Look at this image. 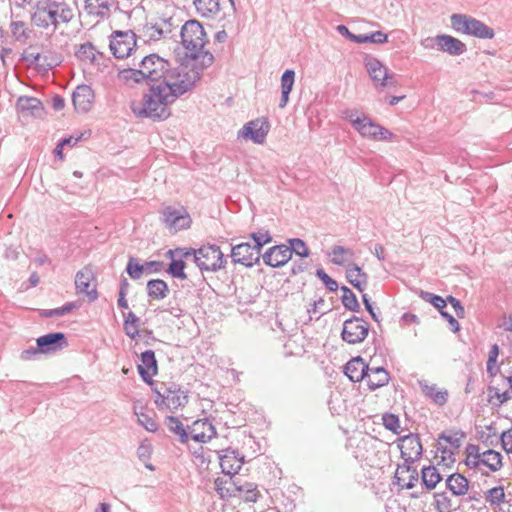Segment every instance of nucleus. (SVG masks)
I'll return each instance as SVG.
<instances>
[{
    "label": "nucleus",
    "mask_w": 512,
    "mask_h": 512,
    "mask_svg": "<svg viewBox=\"0 0 512 512\" xmlns=\"http://www.w3.org/2000/svg\"><path fill=\"white\" fill-rule=\"evenodd\" d=\"M341 291L343 292L341 297L343 306L352 312H359L360 305L353 291L347 286H342Z\"/></svg>",
    "instance_id": "obj_45"
},
{
    "label": "nucleus",
    "mask_w": 512,
    "mask_h": 512,
    "mask_svg": "<svg viewBox=\"0 0 512 512\" xmlns=\"http://www.w3.org/2000/svg\"><path fill=\"white\" fill-rule=\"evenodd\" d=\"M450 21L452 28L461 34L471 35L480 39H492L495 35L491 27L466 14H452Z\"/></svg>",
    "instance_id": "obj_6"
},
{
    "label": "nucleus",
    "mask_w": 512,
    "mask_h": 512,
    "mask_svg": "<svg viewBox=\"0 0 512 512\" xmlns=\"http://www.w3.org/2000/svg\"><path fill=\"white\" fill-rule=\"evenodd\" d=\"M94 92L88 85H79L72 94V102L78 112H88L91 109Z\"/></svg>",
    "instance_id": "obj_21"
},
{
    "label": "nucleus",
    "mask_w": 512,
    "mask_h": 512,
    "mask_svg": "<svg viewBox=\"0 0 512 512\" xmlns=\"http://www.w3.org/2000/svg\"><path fill=\"white\" fill-rule=\"evenodd\" d=\"M183 259L184 258L173 259V261H171V263L169 264V266L166 270L167 273L170 274L174 278H178L181 280L186 279L187 275L184 271L186 264Z\"/></svg>",
    "instance_id": "obj_47"
},
{
    "label": "nucleus",
    "mask_w": 512,
    "mask_h": 512,
    "mask_svg": "<svg viewBox=\"0 0 512 512\" xmlns=\"http://www.w3.org/2000/svg\"><path fill=\"white\" fill-rule=\"evenodd\" d=\"M480 462L492 472H496L502 467V455L495 450L488 449L482 453Z\"/></svg>",
    "instance_id": "obj_41"
},
{
    "label": "nucleus",
    "mask_w": 512,
    "mask_h": 512,
    "mask_svg": "<svg viewBox=\"0 0 512 512\" xmlns=\"http://www.w3.org/2000/svg\"><path fill=\"white\" fill-rule=\"evenodd\" d=\"M346 278L348 282L360 292L365 290L368 283V275L355 263L348 265Z\"/></svg>",
    "instance_id": "obj_29"
},
{
    "label": "nucleus",
    "mask_w": 512,
    "mask_h": 512,
    "mask_svg": "<svg viewBox=\"0 0 512 512\" xmlns=\"http://www.w3.org/2000/svg\"><path fill=\"white\" fill-rule=\"evenodd\" d=\"M191 257L201 271L216 272L224 268V255L217 245H203L199 249L190 248Z\"/></svg>",
    "instance_id": "obj_7"
},
{
    "label": "nucleus",
    "mask_w": 512,
    "mask_h": 512,
    "mask_svg": "<svg viewBox=\"0 0 512 512\" xmlns=\"http://www.w3.org/2000/svg\"><path fill=\"white\" fill-rule=\"evenodd\" d=\"M92 273L88 269H83L77 272L75 277V287L78 294H85L89 301H95L98 297L95 288H91Z\"/></svg>",
    "instance_id": "obj_23"
},
{
    "label": "nucleus",
    "mask_w": 512,
    "mask_h": 512,
    "mask_svg": "<svg viewBox=\"0 0 512 512\" xmlns=\"http://www.w3.org/2000/svg\"><path fill=\"white\" fill-rule=\"evenodd\" d=\"M10 30L16 41L25 44L31 37L32 30L23 21H12Z\"/></svg>",
    "instance_id": "obj_42"
},
{
    "label": "nucleus",
    "mask_w": 512,
    "mask_h": 512,
    "mask_svg": "<svg viewBox=\"0 0 512 512\" xmlns=\"http://www.w3.org/2000/svg\"><path fill=\"white\" fill-rule=\"evenodd\" d=\"M215 486L217 492L222 498L237 496V481H235L232 476H229L226 480H222L220 478L216 479Z\"/></svg>",
    "instance_id": "obj_39"
},
{
    "label": "nucleus",
    "mask_w": 512,
    "mask_h": 512,
    "mask_svg": "<svg viewBox=\"0 0 512 512\" xmlns=\"http://www.w3.org/2000/svg\"><path fill=\"white\" fill-rule=\"evenodd\" d=\"M437 451L441 453L438 464L442 463L443 465L450 467L455 462L454 452L452 449L444 447L440 442H438Z\"/></svg>",
    "instance_id": "obj_57"
},
{
    "label": "nucleus",
    "mask_w": 512,
    "mask_h": 512,
    "mask_svg": "<svg viewBox=\"0 0 512 512\" xmlns=\"http://www.w3.org/2000/svg\"><path fill=\"white\" fill-rule=\"evenodd\" d=\"M434 507L438 512H452L457 508L446 492L434 494Z\"/></svg>",
    "instance_id": "obj_43"
},
{
    "label": "nucleus",
    "mask_w": 512,
    "mask_h": 512,
    "mask_svg": "<svg viewBox=\"0 0 512 512\" xmlns=\"http://www.w3.org/2000/svg\"><path fill=\"white\" fill-rule=\"evenodd\" d=\"M510 399H512V392L510 390L499 392L496 388H490V402L494 405L500 406Z\"/></svg>",
    "instance_id": "obj_55"
},
{
    "label": "nucleus",
    "mask_w": 512,
    "mask_h": 512,
    "mask_svg": "<svg viewBox=\"0 0 512 512\" xmlns=\"http://www.w3.org/2000/svg\"><path fill=\"white\" fill-rule=\"evenodd\" d=\"M191 439L198 443H207L217 434L214 425L207 419H198L188 426Z\"/></svg>",
    "instance_id": "obj_16"
},
{
    "label": "nucleus",
    "mask_w": 512,
    "mask_h": 512,
    "mask_svg": "<svg viewBox=\"0 0 512 512\" xmlns=\"http://www.w3.org/2000/svg\"><path fill=\"white\" fill-rule=\"evenodd\" d=\"M250 238L254 241V247L260 254L263 246L272 241V237L269 231L265 229H261L258 232L251 233Z\"/></svg>",
    "instance_id": "obj_50"
},
{
    "label": "nucleus",
    "mask_w": 512,
    "mask_h": 512,
    "mask_svg": "<svg viewBox=\"0 0 512 512\" xmlns=\"http://www.w3.org/2000/svg\"><path fill=\"white\" fill-rule=\"evenodd\" d=\"M138 415V422L141 426H143L149 432H155L158 429V424L156 421L151 418L149 415L141 413Z\"/></svg>",
    "instance_id": "obj_60"
},
{
    "label": "nucleus",
    "mask_w": 512,
    "mask_h": 512,
    "mask_svg": "<svg viewBox=\"0 0 512 512\" xmlns=\"http://www.w3.org/2000/svg\"><path fill=\"white\" fill-rule=\"evenodd\" d=\"M138 372L142 380L149 384H153L152 377L158 372L157 361L153 350H146L141 354V364L138 365Z\"/></svg>",
    "instance_id": "obj_20"
},
{
    "label": "nucleus",
    "mask_w": 512,
    "mask_h": 512,
    "mask_svg": "<svg viewBox=\"0 0 512 512\" xmlns=\"http://www.w3.org/2000/svg\"><path fill=\"white\" fill-rule=\"evenodd\" d=\"M435 43L438 45L439 50L452 56L461 55L467 50L465 43L450 35L444 34L436 36Z\"/></svg>",
    "instance_id": "obj_22"
},
{
    "label": "nucleus",
    "mask_w": 512,
    "mask_h": 512,
    "mask_svg": "<svg viewBox=\"0 0 512 512\" xmlns=\"http://www.w3.org/2000/svg\"><path fill=\"white\" fill-rule=\"evenodd\" d=\"M422 393L430 398L435 404L443 406L448 400V391L438 389L436 384H429L426 380L418 382Z\"/></svg>",
    "instance_id": "obj_28"
},
{
    "label": "nucleus",
    "mask_w": 512,
    "mask_h": 512,
    "mask_svg": "<svg viewBox=\"0 0 512 512\" xmlns=\"http://www.w3.org/2000/svg\"><path fill=\"white\" fill-rule=\"evenodd\" d=\"M465 433L462 431H450L442 432L438 436V441L444 440L445 442L449 443L454 449H458L461 446V441L463 438H465Z\"/></svg>",
    "instance_id": "obj_49"
},
{
    "label": "nucleus",
    "mask_w": 512,
    "mask_h": 512,
    "mask_svg": "<svg viewBox=\"0 0 512 512\" xmlns=\"http://www.w3.org/2000/svg\"><path fill=\"white\" fill-rule=\"evenodd\" d=\"M145 271V265L139 264L134 257H130L126 266L127 274L133 279L138 280Z\"/></svg>",
    "instance_id": "obj_51"
},
{
    "label": "nucleus",
    "mask_w": 512,
    "mask_h": 512,
    "mask_svg": "<svg viewBox=\"0 0 512 512\" xmlns=\"http://www.w3.org/2000/svg\"><path fill=\"white\" fill-rule=\"evenodd\" d=\"M364 66L372 79L375 87L395 86L396 80L393 75H389L387 68L375 57L366 56Z\"/></svg>",
    "instance_id": "obj_10"
},
{
    "label": "nucleus",
    "mask_w": 512,
    "mask_h": 512,
    "mask_svg": "<svg viewBox=\"0 0 512 512\" xmlns=\"http://www.w3.org/2000/svg\"><path fill=\"white\" fill-rule=\"evenodd\" d=\"M219 458L222 472L228 476L238 473L244 463L243 456L231 448L222 450Z\"/></svg>",
    "instance_id": "obj_18"
},
{
    "label": "nucleus",
    "mask_w": 512,
    "mask_h": 512,
    "mask_svg": "<svg viewBox=\"0 0 512 512\" xmlns=\"http://www.w3.org/2000/svg\"><path fill=\"white\" fill-rule=\"evenodd\" d=\"M133 66L138 68L122 69L118 78L125 84L162 86L163 88H191L200 80V70L190 68L188 63L173 66L168 60L156 53L133 57Z\"/></svg>",
    "instance_id": "obj_1"
},
{
    "label": "nucleus",
    "mask_w": 512,
    "mask_h": 512,
    "mask_svg": "<svg viewBox=\"0 0 512 512\" xmlns=\"http://www.w3.org/2000/svg\"><path fill=\"white\" fill-rule=\"evenodd\" d=\"M316 276L323 282L329 291L336 292L338 290V283L332 279L322 268L316 270Z\"/></svg>",
    "instance_id": "obj_59"
},
{
    "label": "nucleus",
    "mask_w": 512,
    "mask_h": 512,
    "mask_svg": "<svg viewBox=\"0 0 512 512\" xmlns=\"http://www.w3.org/2000/svg\"><path fill=\"white\" fill-rule=\"evenodd\" d=\"M287 248L291 251V255L295 253L297 256L306 258L310 255V251L306 246V243L299 238H292L288 240Z\"/></svg>",
    "instance_id": "obj_48"
},
{
    "label": "nucleus",
    "mask_w": 512,
    "mask_h": 512,
    "mask_svg": "<svg viewBox=\"0 0 512 512\" xmlns=\"http://www.w3.org/2000/svg\"><path fill=\"white\" fill-rule=\"evenodd\" d=\"M170 26V20H163L161 23L145 25L144 33L149 38V40L156 41L159 40L161 37H166V35L171 32Z\"/></svg>",
    "instance_id": "obj_34"
},
{
    "label": "nucleus",
    "mask_w": 512,
    "mask_h": 512,
    "mask_svg": "<svg viewBox=\"0 0 512 512\" xmlns=\"http://www.w3.org/2000/svg\"><path fill=\"white\" fill-rule=\"evenodd\" d=\"M243 136L251 139L256 144H263L270 130L267 118H257L243 126Z\"/></svg>",
    "instance_id": "obj_15"
},
{
    "label": "nucleus",
    "mask_w": 512,
    "mask_h": 512,
    "mask_svg": "<svg viewBox=\"0 0 512 512\" xmlns=\"http://www.w3.org/2000/svg\"><path fill=\"white\" fill-rule=\"evenodd\" d=\"M192 251H190V248H176V249H170L166 252V257L171 259H178V258H185L188 259L191 257Z\"/></svg>",
    "instance_id": "obj_61"
},
{
    "label": "nucleus",
    "mask_w": 512,
    "mask_h": 512,
    "mask_svg": "<svg viewBox=\"0 0 512 512\" xmlns=\"http://www.w3.org/2000/svg\"><path fill=\"white\" fill-rule=\"evenodd\" d=\"M111 0H85V10L97 17H107L110 13Z\"/></svg>",
    "instance_id": "obj_32"
},
{
    "label": "nucleus",
    "mask_w": 512,
    "mask_h": 512,
    "mask_svg": "<svg viewBox=\"0 0 512 512\" xmlns=\"http://www.w3.org/2000/svg\"><path fill=\"white\" fill-rule=\"evenodd\" d=\"M388 41V35L383 33L382 31H375L370 34H361L357 35L355 38V43H375V44H383Z\"/></svg>",
    "instance_id": "obj_46"
},
{
    "label": "nucleus",
    "mask_w": 512,
    "mask_h": 512,
    "mask_svg": "<svg viewBox=\"0 0 512 512\" xmlns=\"http://www.w3.org/2000/svg\"><path fill=\"white\" fill-rule=\"evenodd\" d=\"M76 55L81 60H89L94 62L96 57V48L90 42L84 43L80 45Z\"/></svg>",
    "instance_id": "obj_54"
},
{
    "label": "nucleus",
    "mask_w": 512,
    "mask_h": 512,
    "mask_svg": "<svg viewBox=\"0 0 512 512\" xmlns=\"http://www.w3.org/2000/svg\"><path fill=\"white\" fill-rule=\"evenodd\" d=\"M368 368L369 365L365 363L363 358L358 356L346 363L344 373L352 382H359L364 380Z\"/></svg>",
    "instance_id": "obj_24"
},
{
    "label": "nucleus",
    "mask_w": 512,
    "mask_h": 512,
    "mask_svg": "<svg viewBox=\"0 0 512 512\" xmlns=\"http://www.w3.org/2000/svg\"><path fill=\"white\" fill-rule=\"evenodd\" d=\"M36 344L40 347L42 354H49L62 350L68 342L64 333L54 332L38 337Z\"/></svg>",
    "instance_id": "obj_17"
},
{
    "label": "nucleus",
    "mask_w": 512,
    "mask_h": 512,
    "mask_svg": "<svg viewBox=\"0 0 512 512\" xmlns=\"http://www.w3.org/2000/svg\"><path fill=\"white\" fill-rule=\"evenodd\" d=\"M368 333V323L360 317L352 316L344 321L341 338L348 344H358L366 339Z\"/></svg>",
    "instance_id": "obj_9"
},
{
    "label": "nucleus",
    "mask_w": 512,
    "mask_h": 512,
    "mask_svg": "<svg viewBox=\"0 0 512 512\" xmlns=\"http://www.w3.org/2000/svg\"><path fill=\"white\" fill-rule=\"evenodd\" d=\"M245 502H256L259 497V491L254 483L237 481V496Z\"/></svg>",
    "instance_id": "obj_37"
},
{
    "label": "nucleus",
    "mask_w": 512,
    "mask_h": 512,
    "mask_svg": "<svg viewBox=\"0 0 512 512\" xmlns=\"http://www.w3.org/2000/svg\"><path fill=\"white\" fill-rule=\"evenodd\" d=\"M191 88H163L150 86L142 100L133 102L131 110L138 118H149L153 121H164L171 116L170 105L179 97L191 91Z\"/></svg>",
    "instance_id": "obj_2"
},
{
    "label": "nucleus",
    "mask_w": 512,
    "mask_h": 512,
    "mask_svg": "<svg viewBox=\"0 0 512 512\" xmlns=\"http://www.w3.org/2000/svg\"><path fill=\"white\" fill-rule=\"evenodd\" d=\"M447 300L454 308V311H455V314L457 315V317L464 318L465 309L462 306L461 302L453 296H448Z\"/></svg>",
    "instance_id": "obj_64"
},
{
    "label": "nucleus",
    "mask_w": 512,
    "mask_h": 512,
    "mask_svg": "<svg viewBox=\"0 0 512 512\" xmlns=\"http://www.w3.org/2000/svg\"><path fill=\"white\" fill-rule=\"evenodd\" d=\"M180 36L186 50L185 63H188L190 68L197 67L201 75L202 71L214 62L213 54L204 50L207 40L203 26L197 20H188L182 26Z\"/></svg>",
    "instance_id": "obj_3"
},
{
    "label": "nucleus",
    "mask_w": 512,
    "mask_h": 512,
    "mask_svg": "<svg viewBox=\"0 0 512 512\" xmlns=\"http://www.w3.org/2000/svg\"><path fill=\"white\" fill-rule=\"evenodd\" d=\"M231 257L234 263L242 264L246 267H253L258 264L261 254L254 245L249 243H240L232 247Z\"/></svg>",
    "instance_id": "obj_12"
},
{
    "label": "nucleus",
    "mask_w": 512,
    "mask_h": 512,
    "mask_svg": "<svg viewBox=\"0 0 512 512\" xmlns=\"http://www.w3.org/2000/svg\"><path fill=\"white\" fill-rule=\"evenodd\" d=\"M154 403L159 410L176 412L188 403V391L174 382L160 383L152 388Z\"/></svg>",
    "instance_id": "obj_5"
},
{
    "label": "nucleus",
    "mask_w": 512,
    "mask_h": 512,
    "mask_svg": "<svg viewBox=\"0 0 512 512\" xmlns=\"http://www.w3.org/2000/svg\"><path fill=\"white\" fill-rule=\"evenodd\" d=\"M110 50L118 59H124L132 55H140L136 48L135 34L132 31H115L110 38Z\"/></svg>",
    "instance_id": "obj_8"
},
{
    "label": "nucleus",
    "mask_w": 512,
    "mask_h": 512,
    "mask_svg": "<svg viewBox=\"0 0 512 512\" xmlns=\"http://www.w3.org/2000/svg\"><path fill=\"white\" fill-rule=\"evenodd\" d=\"M356 130L366 138L376 141H386L393 137V133L383 126L372 121L368 116L362 119V123L356 122Z\"/></svg>",
    "instance_id": "obj_13"
},
{
    "label": "nucleus",
    "mask_w": 512,
    "mask_h": 512,
    "mask_svg": "<svg viewBox=\"0 0 512 512\" xmlns=\"http://www.w3.org/2000/svg\"><path fill=\"white\" fill-rule=\"evenodd\" d=\"M442 479L443 476L435 466L423 467L421 470V482L427 490H433Z\"/></svg>",
    "instance_id": "obj_33"
},
{
    "label": "nucleus",
    "mask_w": 512,
    "mask_h": 512,
    "mask_svg": "<svg viewBox=\"0 0 512 512\" xmlns=\"http://www.w3.org/2000/svg\"><path fill=\"white\" fill-rule=\"evenodd\" d=\"M161 214L162 221L170 230L178 231L190 227L191 218L183 206H167Z\"/></svg>",
    "instance_id": "obj_11"
},
{
    "label": "nucleus",
    "mask_w": 512,
    "mask_h": 512,
    "mask_svg": "<svg viewBox=\"0 0 512 512\" xmlns=\"http://www.w3.org/2000/svg\"><path fill=\"white\" fill-rule=\"evenodd\" d=\"M399 442L401 457L405 463H414L421 457L423 448L417 435H405L399 439Z\"/></svg>",
    "instance_id": "obj_14"
},
{
    "label": "nucleus",
    "mask_w": 512,
    "mask_h": 512,
    "mask_svg": "<svg viewBox=\"0 0 512 512\" xmlns=\"http://www.w3.org/2000/svg\"><path fill=\"white\" fill-rule=\"evenodd\" d=\"M153 452L152 444L148 440H143L138 449H137V457L138 459L144 463L145 467L150 471H153L155 467L149 463Z\"/></svg>",
    "instance_id": "obj_44"
},
{
    "label": "nucleus",
    "mask_w": 512,
    "mask_h": 512,
    "mask_svg": "<svg viewBox=\"0 0 512 512\" xmlns=\"http://www.w3.org/2000/svg\"><path fill=\"white\" fill-rule=\"evenodd\" d=\"M295 82V71L287 69L281 76V91L291 92Z\"/></svg>",
    "instance_id": "obj_58"
},
{
    "label": "nucleus",
    "mask_w": 512,
    "mask_h": 512,
    "mask_svg": "<svg viewBox=\"0 0 512 512\" xmlns=\"http://www.w3.org/2000/svg\"><path fill=\"white\" fill-rule=\"evenodd\" d=\"M263 262L270 267H282L291 259V251L287 245H275L262 255Z\"/></svg>",
    "instance_id": "obj_19"
},
{
    "label": "nucleus",
    "mask_w": 512,
    "mask_h": 512,
    "mask_svg": "<svg viewBox=\"0 0 512 512\" xmlns=\"http://www.w3.org/2000/svg\"><path fill=\"white\" fill-rule=\"evenodd\" d=\"M331 262L338 266H344L346 262L353 258L354 252L350 248L341 245H334L328 253Z\"/></svg>",
    "instance_id": "obj_36"
},
{
    "label": "nucleus",
    "mask_w": 512,
    "mask_h": 512,
    "mask_svg": "<svg viewBox=\"0 0 512 512\" xmlns=\"http://www.w3.org/2000/svg\"><path fill=\"white\" fill-rule=\"evenodd\" d=\"M344 114V117L346 119H348L353 127L356 129V122H359V123H362V119H364V117H366V115L364 114H360L357 110H345L343 112Z\"/></svg>",
    "instance_id": "obj_63"
},
{
    "label": "nucleus",
    "mask_w": 512,
    "mask_h": 512,
    "mask_svg": "<svg viewBox=\"0 0 512 512\" xmlns=\"http://www.w3.org/2000/svg\"><path fill=\"white\" fill-rule=\"evenodd\" d=\"M370 390H376L388 384L390 376L383 367H369L364 378Z\"/></svg>",
    "instance_id": "obj_26"
},
{
    "label": "nucleus",
    "mask_w": 512,
    "mask_h": 512,
    "mask_svg": "<svg viewBox=\"0 0 512 512\" xmlns=\"http://www.w3.org/2000/svg\"><path fill=\"white\" fill-rule=\"evenodd\" d=\"M500 440L502 448L507 453H512V427L501 433Z\"/></svg>",
    "instance_id": "obj_62"
},
{
    "label": "nucleus",
    "mask_w": 512,
    "mask_h": 512,
    "mask_svg": "<svg viewBox=\"0 0 512 512\" xmlns=\"http://www.w3.org/2000/svg\"><path fill=\"white\" fill-rule=\"evenodd\" d=\"M75 16L74 7L65 0H40L31 13V23L37 28L54 33Z\"/></svg>",
    "instance_id": "obj_4"
},
{
    "label": "nucleus",
    "mask_w": 512,
    "mask_h": 512,
    "mask_svg": "<svg viewBox=\"0 0 512 512\" xmlns=\"http://www.w3.org/2000/svg\"><path fill=\"white\" fill-rule=\"evenodd\" d=\"M17 107L22 112H29L32 116H41L44 108L42 102L35 97L21 96L17 101Z\"/></svg>",
    "instance_id": "obj_31"
},
{
    "label": "nucleus",
    "mask_w": 512,
    "mask_h": 512,
    "mask_svg": "<svg viewBox=\"0 0 512 512\" xmlns=\"http://www.w3.org/2000/svg\"><path fill=\"white\" fill-rule=\"evenodd\" d=\"M31 48L32 47L30 46L29 49L25 50L21 56V60L25 62L28 66H33L35 68L47 71L58 64L57 61H48V56L46 55H41L38 52H30L29 50Z\"/></svg>",
    "instance_id": "obj_25"
},
{
    "label": "nucleus",
    "mask_w": 512,
    "mask_h": 512,
    "mask_svg": "<svg viewBox=\"0 0 512 512\" xmlns=\"http://www.w3.org/2000/svg\"><path fill=\"white\" fill-rule=\"evenodd\" d=\"M196 11L203 17L216 15L220 11L219 0H193Z\"/></svg>",
    "instance_id": "obj_38"
},
{
    "label": "nucleus",
    "mask_w": 512,
    "mask_h": 512,
    "mask_svg": "<svg viewBox=\"0 0 512 512\" xmlns=\"http://www.w3.org/2000/svg\"><path fill=\"white\" fill-rule=\"evenodd\" d=\"M168 430L178 437L181 444H186L189 440L190 433L188 427L185 428L183 423L175 416H166L164 421Z\"/></svg>",
    "instance_id": "obj_30"
},
{
    "label": "nucleus",
    "mask_w": 512,
    "mask_h": 512,
    "mask_svg": "<svg viewBox=\"0 0 512 512\" xmlns=\"http://www.w3.org/2000/svg\"><path fill=\"white\" fill-rule=\"evenodd\" d=\"M148 296L155 300H161L167 297L169 288L167 283L162 279L149 280L147 283Z\"/></svg>",
    "instance_id": "obj_35"
},
{
    "label": "nucleus",
    "mask_w": 512,
    "mask_h": 512,
    "mask_svg": "<svg viewBox=\"0 0 512 512\" xmlns=\"http://www.w3.org/2000/svg\"><path fill=\"white\" fill-rule=\"evenodd\" d=\"M383 426L393 432L394 434L400 433V420L399 417L393 413H385L382 416Z\"/></svg>",
    "instance_id": "obj_52"
},
{
    "label": "nucleus",
    "mask_w": 512,
    "mask_h": 512,
    "mask_svg": "<svg viewBox=\"0 0 512 512\" xmlns=\"http://www.w3.org/2000/svg\"><path fill=\"white\" fill-rule=\"evenodd\" d=\"M421 298L425 300L426 302L431 303L436 309L441 311H444V308L446 307V300H444L441 296L435 295L430 292H424L421 291Z\"/></svg>",
    "instance_id": "obj_56"
},
{
    "label": "nucleus",
    "mask_w": 512,
    "mask_h": 512,
    "mask_svg": "<svg viewBox=\"0 0 512 512\" xmlns=\"http://www.w3.org/2000/svg\"><path fill=\"white\" fill-rule=\"evenodd\" d=\"M505 498L504 489L501 486L494 487L488 490L485 494V499L490 505H500Z\"/></svg>",
    "instance_id": "obj_53"
},
{
    "label": "nucleus",
    "mask_w": 512,
    "mask_h": 512,
    "mask_svg": "<svg viewBox=\"0 0 512 512\" xmlns=\"http://www.w3.org/2000/svg\"><path fill=\"white\" fill-rule=\"evenodd\" d=\"M446 488L452 493L453 496H464L469 489L468 479L460 474L453 473L446 478Z\"/></svg>",
    "instance_id": "obj_27"
},
{
    "label": "nucleus",
    "mask_w": 512,
    "mask_h": 512,
    "mask_svg": "<svg viewBox=\"0 0 512 512\" xmlns=\"http://www.w3.org/2000/svg\"><path fill=\"white\" fill-rule=\"evenodd\" d=\"M409 464L410 463H404L403 465H398L395 477L397 478L398 483H400L401 481H404V479H402L400 475L408 473V481L405 482L403 486H405L407 489H412L415 486V483L418 481L419 475L417 470L415 468H412Z\"/></svg>",
    "instance_id": "obj_40"
}]
</instances>
